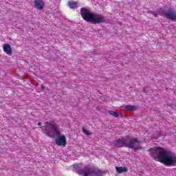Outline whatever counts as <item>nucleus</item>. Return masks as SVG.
<instances>
[{"label": "nucleus", "instance_id": "obj_1", "mask_svg": "<svg viewBox=\"0 0 176 176\" xmlns=\"http://www.w3.org/2000/svg\"><path fill=\"white\" fill-rule=\"evenodd\" d=\"M150 155L165 166H176L175 154L162 147H153L150 149Z\"/></svg>", "mask_w": 176, "mask_h": 176}, {"label": "nucleus", "instance_id": "obj_2", "mask_svg": "<svg viewBox=\"0 0 176 176\" xmlns=\"http://www.w3.org/2000/svg\"><path fill=\"white\" fill-rule=\"evenodd\" d=\"M43 133L50 138H56L55 142L58 146H65L67 145V138L61 135L60 126L53 122H45V125L41 128Z\"/></svg>", "mask_w": 176, "mask_h": 176}, {"label": "nucleus", "instance_id": "obj_3", "mask_svg": "<svg viewBox=\"0 0 176 176\" xmlns=\"http://www.w3.org/2000/svg\"><path fill=\"white\" fill-rule=\"evenodd\" d=\"M80 14L83 20L91 24H101V23L107 22L105 16L91 12L85 8L80 9Z\"/></svg>", "mask_w": 176, "mask_h": 176}, {"label": "nucleus", "instance_id": "obj_4", "mask_svg": "<svg viewBox=\"0 0 176 176\" xmlns=\"http://www.w3.org/2000/svg\"><path fill=\"white\" fill-rule=\"evenodd\" d=\"M74 168L78 171L79 175L82 176H102V173L98 169H94L86 166L84 169L82 168V164H76L74 165Z\"/></svg>", "mask_w": 176, "mask_h": 176}, {"label": "nucleus", "instance_id": "obj_5", "mask_svg": "<svg viewBox=\"0 0 176 176\" xmlns=\"http://www.w3.org/2000/svg\"><path fill=\"white\" fill-rule=\"evenodd\" d=\"M116 145L119 148L126 146V148H130L131 149H134L135 151H137V149H140V148H141L140 146V142L135 138H132L129 140L122 138L121 140H117Z\"/></svg>", "mask_w": 176, "mask_h": 176}, {"label": "nucleus", "instance_id": "obj_6", "mask_svg": "<svg viewBox=\"0 0 176 176\" xmlns=\"http://www.w3.org/2000/svg\"><path fill=\"white\" fill-rule=\"evenodd\" d=\"M158 14H160V16H163L169 20H172V21H176V12L173 10L164 11L163 9L160 8Z\"/></svg>", "mask_w": 176, "mask_h": 176}, {"label": "nucleus", "instance_id": "obj_7", "mask_svg": "<svg viewBox=\"0 0 176 176\" xmlns=\"http://www.w3.org/2000/svg\"><path fill=\"white\" fill-rule=\"evenodd\" d=\"M34 7L38 10H43L45 1L43 0H34Z\"/></svg>", "mask_w": 176, "mask_h": 176}, {"label": "nucleus", "instance_id": "obj_8", "mask_svg": "<svg viewBox=\"0 0 176 176\" xmlns=\"http://www.w3.org/2000/svg\"><path fill=\"white\" fill-rule=\"evenodd\" d=\"M3 50L7 54H12V47H10V45L9 44H4L3 45Z\"/></svg>", "mask_w": 176, "mask_h": 176}, {"label": "nucleus", "instance_id": "obj_9", "mask_svg": "<svg viewBox=\"0 0 176 176\" xmlns=\"http://www.w3.org/2000/svg\"><path fill=\"white\" fill-rule=\"evenodd\" d=\"M116 169L117 170L118 173H119L120 174L122 173H127V168L126 167L116 166Z\"/></svg>", "mask_w": 176, "mask_h": 176}, {"label": "nucleus", "instance_id": "obj_10", "mask_svg": "<svg viewBox=\"0 0 176 176\" xmlns=\"http://www.w3.org/2000/svg\"><path fill=\"white\" fill-rule=\"evenodd\" d=\"M68 6L71 9H75V8L78 7V3L74 1H69Z\"/></svg>", "mask_w": 176, "mask_h": 176}, {"label": "nucleus", "instance_id": "obj_11", "mask_svg": "<svg viewBox=\"0 0 176 176\" xmlns=\"http://www.w3.org/2000/svg\"><path fill=\"white\" fill-rule=\"evenodd\" d=\"M124 109H127L128 111H135V109H137V106L126 105Z\"/></svg>", "mask_w": 176, "mask_h": 176}, {"label": "nucleus", "instance_id": "obj_12", "mask_svg": "<svg viewBox=\"0 0 176 176\" xmlns=\"http://www.w3.org/2000/svg\"><path fill=\"white\" fill-rule=\"evenodd\" d=\"M109 113H110L111 116H114V118H119V114L115 111H109Z\"/></svg>", "mask_w": 176, "mask_h": 176}, {"label": "nucleus", "instance_id": "obj_13", "mask_svg": "<svg viewBox=\"0 0 176 176\" xmlns=\"http://www.w3.org/2000/svg\"><path fill=\"white\" fill-rule=\"evenodd\" d=\"M82 132H83L84 134H85L86 135H91V133H90L89 131L85 129L84 128L82 129Z\"/></svg>", "mask_w": 176, "mask_h": 176}, {"label": "nucleus", "instance_id": "obj_14", "mask_svg": "<svg viewBox=\"0 0 176 176\" xmlns=\"http://www.w3.org/2000/svg\"><path fill=\"white\" fill-rule=\"evenodd\" d=\"M41 89H42L43 90H45V86H43V85H41Z\"/></svg>", "mask_w": 176, "mask_h": 176}, {"label": "nucleus", "instance_id": "obj_15", "mask_svg": "<svg viewBox=\"0 0 176 176\" xmlns=\"http://www.w3.org/2000/svg\"><path fill=\"white\" fill-rule=\"evenodd\" d=\"M37 124H38V126H41L42 124V123L40 122Z\"/></svg>", "mask_w": 176, "mask_h": 176}, {"label": "nucleus", "instance_id": "obj_16", "mask_svg": "<svg viewBox=\"0 0 176 176\" xmlns=\"http://www.w3.org/2000/svg\"><path fill=\"white\" fill-rule=\"evenodd\" d=\"M155 17H157V15L156 14H154Z\"/></svg>", "mask_w": 176, "mask_h": 176}]
</instances>
